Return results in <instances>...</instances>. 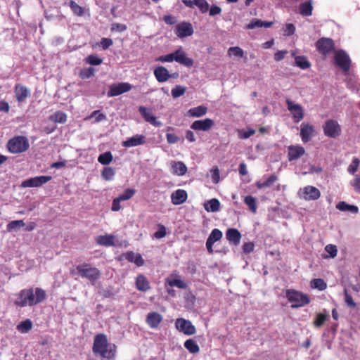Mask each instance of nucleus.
<instances>
[{"instance_id": "f257e3e1", "label": "nucleus", "mask_w": 360, "mask_h": 360, "mask_svg": "<svg viewBox=\"0 0 360 360\" xmlns=\"http://www.w3.org/2000/svg\"><path fill=\"white\" fill-rule=\"evenodd\" d=\"M46 298V291L41 288H28L21 290L17 295L14 302L15 304L20 307L37 305Z\"/></svg>"}, {"instance_id": "f03ea898", "label": "nucleus", "mask_w": 360, "mask_h": 360, "mask_svg": "<svg viewBox=\"0 0 360 360\" xmlns=\"http://www.w3.org/2000/svg\"><path fill=\"white\" fill-rule=\"evenodd\" d=\"M105 335L103 333L97 334L94 337L92 351L95 355H98L103 360H112L115 356V345L110 349Z\"/></svg>"}, {"instance_id": "7ed1b4c3", "label": "nucleus", "mask_w": 360, "mask_h": 360, "mask_svg": "<svg viewBox=\"0 0 360 360\" xmlns=\"http://www.w3.org/2000/svg\"><path fill=\"white\" fill-rule=\"evenodd\" d=\"M174 60L187 68H191L194 64L193 60L187 56L182 47L179 48L174 52L167 55L161 56L156 59V61H160L162 63H169Z\"/></svg>"}, {"instance_id": "20e7f679", "label": "nucleus", "mask_w": 360, "mask_h": 360, "mask_svg": "<svg viewBox=\"0 0 360 360\" xmlns=\"http://www.w3.org/2000/svg\"><path fill=\"white\" fill-rule=\"evenodd\" d=\"M76 269L79 276L87 279L92 284H94L101 276V271L90 263L79 264L76 266Z\"/></svg>"}, {"instance_id": "39448f33", "label": "nucleus", "mask_w": 360, "mask_h": 360, "mask_svg": "<svg viewBox=\"0 0 360 360\" xmlns=\"http://www.w3.org/2000/svg\"><path fill=\"white\" fill-rule=\"evenodd\" d=\"M30 147L28 139L25 136H18L10 139L7 143V148L11 153H22Z\"/></svg>"}, {"instance_id": "423d86ee", "label": "nucleus", "mask_w": 360, "mask_h": 360, "mask_svg": "<svg viewBox=\"0 0 360 360\" xmlns=\"http://www.w3.org/2000/svg\"><path fill=\"white\" fill-rule=\"evenodd\" d=\"M286 297L292 303V308H299L310 302V299L306 294L292 289L287 290Z\"/></svg>"}, {"instance_id": "0eeeda50", "label": "nucleus", "mask_w": 360, "mask_h": 360, "mask_svg": "<svg viewBox=\"0 0 360 360\" xmlns=\"http://www.w3.org/2000/svg\"><path fill=\"white\" fill-rule=\"evenodd\" d=\"M334 60L335 65L343 72H347L349 70L352 60L345 51L342 49L336 51L334 54Z\"/></svg>"}, {"instance_id": "6e6552de", "label": "nucleus", "mask_w": 360, "mask_h": 360, "mask_svg": "<svg viewBox=\"0 0 360 360\" xmlns=\"http://www.w3.org/2000/svg\"><path fill=\"white\" fill-rule=\"evenodd\" d=\"M316 48L319 53L326 56L335 49V43L330 38L322 37L316 42Z\"/></svg>"}, {"instance_id": "1a4fd4ad", "label": "nucleus", "mask_w": 360, "mask_h": 360, "mask_svg": "<svg viewBox=\"0 0 360 360\" xmlns=\"http://www.w3.org/2000/svg\"><path fill=\"white\" fill-rule=\"evenodd\" d=\"M325 136L330 138H336L341 133V127L335 120H328L323 126Z\"/></svg>"}, {"instance_id": "9d476101", "label": "nucleus", "mask_w": 360, "mask_h": 360, "mask_svg": "<svg viewBox=\"0 0 360 360\" xmlns=\"http://www.w3.org/2000/svg\"><path fill=\"white\" fill-rule=\"evenodd\" d=\"M176 328L187 335H192L196 333V328L189 320L179 318L175 322Z\"/></svg>"}, {"instance_id": "9b49d317", "label": "nucleus", "mask_w": 360, "mask_h": 360, "mask_svg": "<svg viewBox=\"0 0 360 360\" xmlns=\"http://www.w3.org/2000/svg\"><path fill=\"white\" fill-rule=\"evenodd\" d=\"M288 110L291 112L293 121L298 123L304 118V109L300 104L295 103L290 99L285 101Z\"/></svg>"}, {"instance_id": "f8f14e48", "label": "nucleus", "mask_w": 360, "mask_h": 360, "mask_svg": "<svg viewBox=\"0 0 360 360\" xmlns=\"http://www.w3.org/2000/svg\"><path fill=\"white\" fill-rule=\"evenodd\" d=\"M132 88L131 84L127 82H120L112 84L110 86L108 91V97H114L130 91Z\"/></svg>"}, {"instance_id": "ddd939ff", "label": "nucleus", "mask_w": 360, "mask_h": 360, "mask_svg": "<svg viewBox=\"0 0 360 360\" xmlns=\"http://www.w3.org/2000/svg\"><path fill=\"white\" fill-rule=\"evenodd\" d=\"M214 125V122L210 118L204 120H198L191 124V129L195 131H207L210 130Z\"/></svg>"}, {"instance_id": "4468645a", "label": "nucleus", "mask_w": 360, "mask_h": 360, "mask_svg": "<svg viewBox=\"0 0 360 360\" xmlns=\"http://www.w3.org/2000/svg\"><path fill=\"white\" fill-rule=\"evenodd\" d=\"M300 196L305 200H316L320 198L321 193L316 187L307 186L300 191Z\"/></svg>"}, {"instance_id": "2eb2a0df", "label": "nucleus", "mask_w": 360, "mask_h": 360, "mask_svg": "<svg viewBox=\"0 0 360 360\" xmlns=\"http://www.w3.org/2000/svg\"><path fill=\"white\" fill-rule=\"evenodd\" d=\"M51 178L52 177L51 176H39L32 177L23 181L22 182L21 186L23 188L39 187L49 181L51 179Z\"/></svg>"}, {"instance_id": "dca6fc26", "label": "nucleus", "mask_w": 360, "mask_h": 360, "mask_svg": "<svg viewBox=\"0 0 360 360\" xmlns=\"http://www.w3.org/2000/svg\"><path fill=\"white\" fill-rule=\"evenodd\" d=\"M175 33L179 38L191 36L193 34V25L188 22H181L176 25Z\"/></svg>"}, {"instance_id": "f3484780", "label": "nucleus", "mask_w": 360, "mask_h": 360, "mask_svg": "<svg viewBox=\"0 0 360 360\" xmlns=\"http://www.w3.org/2000/svg\"><path fill=\"white\" fill-rule=\"evenodd\" d=\"M223 236L221 231L218 229H214L206 241V248L209 254L212 255L214 253L213 245L214 243L219 241Z\"/></svg>"}, {"instance_id": "a211bd4d", "label": "nucleus", "mask_w": 360, "mask_h": 360, "mask_svg": "<svg viewBox=\"0 0 360 360\" xmlns=\"http://www.w3.org/2000/svg\"><path fill=\"white\" fill-rule=\"evenodd\" d=\"M14 94L18 103H24L30 96V91L27 86L22 84H16L14 86Z\"/></svg>"}, {"instance_id": "6ab92c4d", "label": "nucleus", "mask_w": 360, "mask_h": 360, "mask_svg": "<svg viewBox=\"0 0 360 360\" xmlns=\"http://www.w3.org/2000/svg\"><path fill=\"white\" fill-rule=\"evenodd\" d=\"M139 112L143 117L146 122H149L150 124L155 127H161L162 123L157 120V117L154 116L149 110L144 106H140L139 108Z\"/></svg>"}, {"instance_id": "aec40b11", "label": "nucleus", "mask_w": 360, "mask_h": 360, "mask_svg": "<svg viewBox=\"0 0 360 360\" xmlns=\"http://www.w3.org/2000/svg\"><path fill=\"white\" fill-rule=\"evenodd\" d=\"M314 132V128L312 125L309 124L307 122H302L300 126V136L302 139V141L304 143L309 142Z\"/></svg>"}, {"instance_id": "412c9836", "label": "nucleus", "mask_w": 360, "mask_h": 360, "mask_svg": "<svg viewBox=\"0 0 360 360\" xmlns=\"http://www.w3.org/2000/svg\"><path fill=\"white\" fill-rule=\"evenodd\" d=\"M182 3L188 8H193L196 6L202 13L208 11L210 5L206 0H182Z\"/></svg>"}, {"instance_id": "4be33fe9", "label": "nucleus", "mask_w": 360, "mask_h": 360, "mask_svg": "<svg viewBox=\"0 0 360 360\" xmlns=\"http://www.w3.org/2000/svg\"><path fill=\"white\" fill-rule=\"evenodd\" d=\"M288 158L289 161H292L299 159L304 153V148L301 146H290L288 148Z\"/></svg>"}, {"instance_id": "5701e85b", "label": "nucleus", "mask_w": 360, "mask_h": 360, "mask_svg": "<svg viewBox=\"0 0 360 360\" xmlns=\"http://www.w3.org/2000/svg\"><path fill=\"white\" fill-rule=\"evenodd\" d=\"M146 138L143 135L136 134L132 137L127 139L126 141L122 142V146L126 148L134 147L140 145H143L146 142Z\"/></svg>"}, {"instance_id": "b1692460", "label": "nucleus", "mask_w": 360, "mask_h": 360, "mask_svg": "<svg viewBox=\"0 0 360 360\" xmlns=\"http://www.w3.org/2000/svg\"><path fill=\"white\" fill-rule=\"evenodd\" d=\"M188 194L185 190L178 189L173 192L171 195V200L172 204L179 205L186 201Z\"/></svg>"}, {"instance_id": "393cba45", "label": "nucleus", "mask_w": 360, "mask_h": 360, "mask_svg": "<svg viewBox=\"0 0 360 360\" xmlns=\"http://www.w3.org/2000/svg\"><path fill=\"white\" fill-rule=\"evenodd\" d=\"M162 321V316L158 312H150L146 319V323L151 328H157Z\"/></svg>"}, {"instance_id": "a878e982", "label": "nucleus", "mask_w": 360, "mask_h": 360, "mask_svg": "<svg viewBox=\"0 0 360 360\" xmlns=\"http://www.w3.org/2000/svg\"><path fill=\"white\" fill-rule=\"evenodd\" d=\"M153 73L157 81L160 83L167 81L172 77L167 69L164 66H158L154 70Z\"/></svg>"}, {"instance_id": "bb28decb", "label": "nucleus", "mask_w": 360, "mask_h": 360, "mask_svg": "<svg viewBox=\"0 0 360 360\" xmlns=\"http://www.w3.org/2000/svg\"><path fill=\"white\" fill-rule=\"evenodd\" d=\"M226 238L231 244L238 245L241 239V234L238 229L229 228L226 232Z\"/></svg>"}, {"instance_id": "cd10ccee", "label": "nucleus", "mask_w": 360, "mask_h": 360, "mask_svg": "<svg viewBox=\"0 0 360 360\" xmlns=\"http://www.w3.org/2000/svg\"><path fill=\"white\" fill-rule=\"evenodd\" d=\"M136 288L141 292H146L150 289L148 278L143 274H139L136 278Z\"/></svg>"}, {"instance_id": "c85d7f7f", "label": "nucleus", "mask_w": 360, "mask_h": 360, "mask_svg": "<svg viewBox=\"0 0 360 360\" xmlns=\"http://www.w3.org/2000/svg\"><path fill=\"white\" fill-rule=\"evenodd\" d=\"M124 258L129 262L136 264L137 266H141L144 264V259L139 253H135L132 251H129L124 255Z\"/></svg>"}, {"instance_id": "c756f323", "label": "nucleus", "mask_w": 360, "mask_h": 360, "mask_svg": "<svg viewBox=\"0 0 360 360\" xmlns=\"http://www.w3.org/2000/svg\"><path fill=\"white\" fill-rule=\"evenodd\" d=\"M313 9V1L307 0L300 5L299 13L302 16H311L312 15Z\"/></svg>"}, {"instance_id": "7c9ffc66", "label": "nucleus", "mask_w": 360, "mask_h": 360, "mask_svg": "<svg viewBox=\"0 0 360 360\" xmlns=\"http://www.w3.org/2000/svg\"><path fill=\"white\" fill-rule=\"evenodd\" d=\"M96 242L97 244L105 247L113 246L114 243V236L112 235H101L96 237Z\"/></svg>"}, {"instance_id": "2f4dec72", "label": "nucleus", "mask_w": 360, "mask_h": 360, "mask_svg": "<svg viewBox=\"0 0 360 360\" xmlns=\"http://www.w3.org/2000/svg\"><path fill=\"white\" fill-rule=\"evenodd\" d=\"M207 112V108L205 105H199L188 110L187 114L189 117H200Z\"/></svg>"}, {"instance_id": "473e14b6", "label": "nucleus", "mask_w": 360, "mask_h": 360, "mask_svg": "<svg viewBox=\"0 0 360 360\" xmlns=\"http://www.w3.org/2000/svg\"><path fill=\"white\" fill-rule=\"evenodd\" d=\"M274 24L273 22L262 21L259 19H252L249 24L245 26L248 30L255 29L256 27H270Z\"/></svg>"}, {"instance_id": "72a5a7b5", "label": "nucleus", "mask_w": 360, "mask_h": 360, "mask_svg": "<svg viewBox=\"0 0 360 360\" xmlns=\"http://www.w3.org/2000/svg\"><path fill=\"white\" fill-rule=\"evenodd\" d=\"M172 169L173 174L178 176H183L187 172V167L182 162H172Z\"/></svg>"}, {"instance_id": "f704fd0d", "label": "nucleus", "mask_w": 360, "mask_h": 360, "mask_svg": "<svg viewBox=\"0 0 360 360\" xmlns=\"http://www.w3.org/2000/svg\"><path fill=\"white\" fill-rule=\"evenodd\" d=\"M205 209L207 212H216L220 209V202L217 198H212L205 204Z\"/></svg>"}, {"instance_id": "c9c22d12", "label": "nucleus", "mask_w": 360, "mask_h": 360, "mask_svg": "<svg viewBox=\"0 0 360 360\" xmlns=\"http://www.w3.org/2000/svg\"><path fill=\"white\" fill-rule=\"evenodd\" d=\"M336 208L342 212H351L352 213H357L359 211L358 207L356 205H351L345 201H341L336 205Z\"/></svg>"}, {"instance_id": "e433bc0d", "label": "nucleus", "mask_w": 360, "mask_h": 360, "mask_svg": "<svg viewBox=\"0 0 360 360\" xmlns=\"http://www.w3.org/2000/svg\"><path fill=\"white\" fill-rule=\"evenodd\" d=\"M185 348L191 354H197L200 351V347L195 340L188 339L184 342Z\"/></svg>"}, {"instance_id": "4c0bfd02", "label": "nucleus", "mask_w": 360, "mask_h": 360, "mask_svg": "<svg viewBox=\"0 0 360 360\" xmlns=\"http://www.w3.org/2000/svg\"><path fill=\"white\" fill-rule=\"evenodd\" d=\"M49 120L55 123L63 124L67 121V115L62 111H56L49 117Z\"/></svg>"}, {"instance_id": "58836bf2", "label": "nucleus", "mask_w": 360, "mask_h": 360, "mask_svg": "<svg viewBox=\"0 0 360 360\" xmlns=\"http://www.w3.org/2000/svg\"><path fill=\"white\" fill-rule=\"evenodd\" d=\"M278 179V177L275 174H271L269 177L264 182L257 181L256 186L259 189H262L266 187H270L272 186Z\"/></svg>"}, {"instance_id": "ea45409f", "label": "nucleus", "mask_w": 360, "mask_h": 360, "mask_svg": "<svg viewBox=\"0 0 360 360\" xmlns=\"http://www.w3.org/2000/svg\"><path fill=\"white\" fill-rule=\"evenodd\" d=\"M295 64L297 67L301 69H307L311 67L310 62L307 60V58L304 56H296L295 58Z\"/></svg>"}, {"instance_id": "a19ab883", "label": "nucleus", "mask_w": 360, "mask_h": 360, "mask_svg": "<svg viewBox=\"0 0 360 360\" xmlns=\"http://www.w3.org/2000/svg\"><path fill=\"white\" fill-rule=\"evenodd\" d=\"M165 283L171 287L176 286L180 289H185L187 287L186 283L179 278H169L165 280Z\"/></svg>"}, {"instance_id": "79ce46f5", "label": "nucleus", "mask_w": 360, "mask_h": 360, "mask_svg": "<svg viewBox=\"0 0 360 360\" xmlns=\"http://www.w3.org/2000/svg\"><path fill=\"white\" fill-rule=\"evenodd\" d=\"M244 202L248 206L252 213L257 212V205L256 198L252 195H247L244 198Z\"/></svg>"}, {"instance_id": "37998d69", "label": "nucleus", "mask_w": 360, "mask_h": 360, "mask_svg": "<svg viewBox=\"0 0 360 360\" xmlns=\"http://www.w3.org/2000/svg\"><path fill=\"white\" fill-rule=\"evenodd\" d=\"M115 174V170L111 167H105L101 172V176L105 181H111Z\"/></svg>"}, {"instance_id": "c03bdc74", "label": "nucleus", "mask_w": 360, "mask_h": 360, "mask_svg": "<svg viewBox=\"0 0 360 360\" xmlns=\"http://www.w3.org/2000/svg\"><path fill=\"white\" fill-rule=\"evenodd\" d=\"M328 318V314L318 313L314 320L313 324L316 328H320L324 324Z\"/></svg>"}, {"instance_id": "a18cd8bd", "label": "nucleus", "mask_w": 360, "mask_h": 360, "mask_svg": "<svg viewBox=\"0 0 360 360\" xmlns=\"http://www.w3.org/2000/svg\"><path fill=\"white\" fill-rule=\"evenodd\" d=\"M113 159V156L110 151L105 152L104 153L101 154L98 158V161L103 165H109Z\"/></svg>"}, {"instance_id": "49530a36", "label": "nucleus", "mask_w": 360, "mask_h": 360, "mask_svg": "<svg viewBox=\"0 0 360 360\" xmlns=\"http://www.w3.org/2000/svg\"><path fill=\"white\" fill-rule=\"evenodd\" d=\"M32 328V322L30 319H26L17 326V329L22 333L29 332Z\"/></svg>"}, {"instance_id": "de8ad7c7", "label": "nucleus", "mask_w": 360, "mask_h": 360, "mask_svg": "<svg viewBox=\"0 0 360 360\" xmlns=\"http://www.w3.org/2000/svg\"><path fill=\"white\" fill-rule=\"evenodd\" d=\"M311 287L319 290H324L327 288V284L321 278H314L311 281Z\"/></svg>"}, {"instance_id": "09e8293b", "label": "nucleus", "mask_w": 360, "mask_h": 360, "mask_svg": "<svg viewBox=\"0 0 360 360\" xmlns=\"http://www.w3.org/2000/svg\"><path fill=\"white\" fill-rule=\"evenodd\" d=\"M69 6L74 13L75 15L77 16H82L84 14V8L78 5L75 1L70 0L69 2Z\"/></svg>"}, {"instance_id": "8fccbe9b", "label": "nucleus", "mask_w": 360, "mask_h": 360, "mask_svg": "<svg viewBox=\"0 0 360 360\" xmlns=\"http://www.w3.org/2000/svg\"><path fill=\"white\" fill-rule=\"evenodd\" d=\"M255 130L253 129L248 128V130L244 129H238L237 133L238 137L241 139H247L255 134Z\"/></svg>"}, {"instance_id": "3c124183", "label": "nucleus", "mask_w": 360, "mask_h": 360, "mask_svg": "<svg viewBox=\"0 0 360 360\" xmlns=\"http://www.w3.org/2000/svg\"><path fill=\"white\" fill-rule=\"evenodd\" d=\"M95 70L93 68H83L79 72V77L82 79H86L94 75Z\"/></svg>"}, {"instance_id": "603ef678", "label": "nucleus", "mask_w": 360, "mask_h": 360, "mask_svg": "<svg viewBox=\"0 0 360 360\" xmlns=\"http://www.w3.org/2000/svg\"><path fill=\"white\" fill-rule=\"evenodd\" d=\"M325 250L328 254V255L325 256V258H334L337 256L338 254V248L335 245L329 244L327 245L325 248Z\"/></svg>"}, {"instance_id": "864d4df0", "label": "nucleus", "mask_w": 360, "mask_h": 360, "mask_svg": "<svg viewBox=\"0 0 360 360\" xmlns=\"http://www.w3.org/2000/svg\"><path fill=\"white\" fill-rule=\"evenodd\" d=\"M136 193V190L134 188H127L124 192L118 196L121 201L128 200L131 199Z\"/></svg>"}, {"instance_id": "5fc2aeb1", "label": "nucleus", "mask_w": 360, "mask_h": 360, "mask_svg": "<svg viewBox=\"0 0 360 360\" xmlns=\"http://www.w3.org/2000/svg\"><path fill=\"white\" fill-rule=\"evenodd\" d=\"M228 53L229 56H234L238 58H243L244 56L243 49L239 46L230 47L228 50Z\"/></svg>"}, {"instance_id": "6e6d98bb", "label": "nucleus", "mask_w": 360, "mask_h": 360, "mask_svg": "<svg viewBox=\"0 0 360 360\" xmlns=\"http://www.w3.org/2000/svg\"><path fill=\"white\" fill-rule=\"evenodd\" d=\"M85 61L91 65H98L102 63L103 60L97 56L91 54L85 58Z\"/></svg>"}, {"instance_id": "4d7b16f0", "label": "nucleus", "mask_w": 360, "mask_h": 360, "mask_svg": "<svg viewBox=\"0 0 360 360\" xmlns=\"http://www.w3.org/2000/svg\"><path fill=\"white\" fill-rule=\"evenodd\" d=\"M186 89L184 86L176 85L172 89V96L173 98H178L184 95Z\"/></svg>"}, {"instance_id": "13d9d810", "label": "nucleus", "mask_w": 360, "mask_h": 360, "mask_svg": "<svg viewBox=\"0 0 360 360\" xmlns=\"http://www.w3.org/2000/svg\"><path fill=\"white\" fill-rule=\"evenodd\" d=\"M95 117V122H99L106 118V116L100 112V110H94L89 117L86 119H91Z\"/></svg>"}, {"instance_id": "bf43d9fd", "label": "nucleus", "mask_w": 360, "mask_h": 360, "mask_svg": "<svg viewBox=\"0 0 360 360\" xmlns=\"http://www.w3.org/2000/svg\"><path fill=\"white\" fill-rule=\"evenodd\" d=\"M344 295H345V302L347 304V305L349 307L354 308L356 306V304L353 300L352 297L348 293L347 290L345 289L344 290Z\"/></svg>"}, {"instance_id": "052dcab7", "label": "nucleus", "mask_w": 360, "mask_h": 360, "mask_svg": "<svg viewBox=\"0 0 360 360\" xmlns=\"http://www.w3.org/2000/svg\"><path fill=\"white\" fill-rule=\"evenodd\" d=\"M359 165V160L357 158H354L352 160V163L348 167L349 173L354 174L358 169V167Z\"/></svg>"}, {"instance_id": "680f3d73", "label": "nucleus", "mask_w": 360, "mask_h": 360, "mask_svg": "<svg viewBox=\"0 0 360 360\" xmlns=\"http://www.w3.org/2000/svg\"><path fill=\"white\" fill-rule=\"evenodd\" d=\"M24 225L25 223L22 220H14L7 225V229L11 231L15 229L18 226H23Z\"/></svg>"}, {"instance_id": "e2e57ef3", "label": "nucleus", "mask_w": 360, "mask_h": 360, "mask_svg": "<svg viewBox=\"0 0 360 360\" xmlns=\"http://www.w3.org/2000/svg\"><path fill=\"white\" fill-rule=\"evenodd\" d=\"M209 15L210 16H214L217 15H219L221 13V8L216 4H212L210 8H209Z\"/></svg>"}, {"instance_id": "0e129e2a", "label": "nucleus", "mask_w": 360, "mask_h": 360, "mask_svg": "<svg viewBox=\"0 0 360 360\" xmlns=\"http://www.w3.org/2000/svg\"><path fill=\"white\" fill-rule=\"evenodd\" d=\"M127 25L121 23H112L111 25L112 32H124L127 30Z\"/></svg>"}, {"instance_id": "69168bd1", "label": "nucleus", "mask_w": 360, "mask_h": 360, "mask_svg": "<svg viewBox=\"0 0 360 360\" xmlns=\"http://www.w3.org/2000/svg\"><path fill=\"white\" fill-rule=\"evenodd\" d=\"M167 141L169 144L176 143L179 140V137L174 134L167 133L166 134Z\"/></svg>"}, {"instance_id": "338daca9", "label": "nucleus", "mask_w": 360, "mask_h": 360, "mask_svg": "<svg viewBox=\"0 0 360 360\" xmlns=\"http://www.w3.org/2000/svg\"><path fill=\"white\" fill-rule=\"evenodd\" d=\"M113 41L110 38H102L100 42L101 46L104 49H108L110 46H112Z\"/></svg>"}, {"instance_id": "774afa93", "label": "nucleus", "mask_w": 360, "mask_h": 360, "mask_svg": "<svg viewBox=\"0 0 360 360\" xmlns=\"http://www.w3.org/2000/svg\"><path fill=\"white\" fill-rule=\"evenodd\" d=\"M351 185L353 186L356 192L360 193V177L356 176L354 180L351 182Z\"/></svg>"}]
</instances>
